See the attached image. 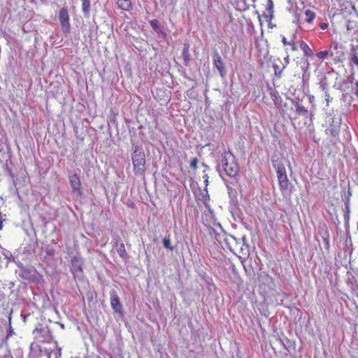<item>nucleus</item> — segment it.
Listing matches in <instances>:
<instances>
[{"mask_svg": "<svg viewBox=\"0 0 358 358\" xmlns=\"http://www.w3.org/2000/svg\"><path fill=\"white\" fill-rule=\"evenodd\" d=\"M197 164H198V159L196 158H194L192 161H191V163H190V166L193 169H197Z\"/></svg>", "mask_w": 358, "mask_h": 358, "instance_id": "nucleus-26", "label": "nucleus"}, {"mask_svg": "<svg viewBox=\"0 0 358 358\" xmlns=\"http://www.w3.org/2000/svg\"><path fill=\"white\" fill-rule=\"evenodd\" d=\"M348 286L350 288L352 296L358 297V283L357 279L353 275H350L346 280Z\"/></svg>", "mask_w": 358, "mask_h": 358, "instance_id": "nucleus-9", "label": "nucleus"}, {"mask_svg": "<svg viewBox=\"0 0 358 358\" xmlns=\"http://www.w3.org/2000/svg\"><path fill=\"white\" fill-rule=\"evenodd\" d=\"M300 48L303 50L304 55L306 56H311L313 55V50L308 46V45L304 42L303 41H301L300 42Z\"/></svg>", "mask_w": 358, "mask_h": 358, "instance_id": "nucleus-14", "label": "nucleus"}, {"mask_svg": "<svg viewBox=\"0 0 358 358\" xmlns=\"http://www.w3.org/2000/svg\"><path fill=\"white\" fill-rule=\"evenodd\" d=\"M282 42L284 45H289L291 47L292 51L297 50V47H296L294 40H290L289 41H288L285 36H282Z\"/></svg>", "mask_w": 358, "mask_h": 358, "instance_id": "nucleus-17", "label": "nucleus"}, {"mask_svg": "<svg viewBox=\"0 0 358 358\" xmlns=\"http://www.w3.org/2000/svg\"><path fill=\"white\" fill-rule=\"evenodd\" d=\"M134 171L136 173H143L145 170V156L143 151L135 150L131 155Z\"/></svg>", "mask_w": 358, "mask_h": 358, "instance_id": "nucleus-4", "label": "nucleus"}, {"mask_svg": "<svg viewBox=\"0 0 358 358\" xmlns=\"http://www.w3.org/2000/svg\"><path fill=\"white\" fill-rule=\"evenodd\" d=\"M117 252L121 257L124 258L127 257V251L123 243H121L120 244L119 247L117 249Z\"/></svg>", "mask_w": 358, "mask_h": 358, "instance_id": "nucleus-20", "label": "nucleus"}, {"mask_svg": "<svg viewBox=\"0 0 358 358\" xmlns=\"http://www.w3.org/2000/svg\"><path fill=\"white\" fill-rule=\"evenodd\" d=\"M182 57L183 59V64L186 66H189L190 62V53H189V44L188 42H185L183 45V50L182 52Z\"/></svg>", "mask_w": 358, "mask_h": 358, "instance_id": "nucleus-10", "label": "nucleus"}, {"mask_svg": "<svg viewBox=\"0 0 358 358\" xmlns=\"http://www.w3.org/2000/svg\"><path fill=\"white\" fill-rule=\"evenodd\" d=\"M150 24L155 31L159 32L160 31L159 22L157 20L154 19L150 20Z\"/></svg>", "mask_w": 358, "mask_h": 358, "instance_id": "nucleus-22", "label": "nucleus"}, {"mask_svg": "<svg viewBox=\"0 0 358 358\" xmlns=\"http://www.w3.org/2000/svg\"><path fill=\"white\" fill-rule=\"evenodd\" d=\"M55 250L54 248H47L46 250H45V253L48 256H52V255H55Z\"/></svg>", "mask_w": 358, "mask_h": 358, "instance_id": "nucleus-27", "label": "nucleus"}, {"mask_svg": "<svg viewBox=\"0 0 358 358\" xmlns=\"http://www.w3.org/2000/svg\"><path fill=\"white\" fill-rule=\"evenodd\" d=\"M110 306L113 311L117 313H122V304L120 302V299L115 290L110 292Z\"/></svg>", "mask_w": 358, "mask_h": 358, "instance_id": "nucleus-7", "label": "nucleus"}, {"mask_svg": "<svg viewBox=\"0 0 358 358\" xmlns=\"http://www.w3.org/2000/svg\"><path fill=\"white\" fill-rule=\"evenodd\" d=\"M329 27V23L328 22H321L319 24V27L322 29V30H324L326 29H327Z\"/></svg>", "mask_w": 358, "mask_h": 358, "instance_id": "nucleus-28", "label": "nucleus"}, {"mask_svg": "<svg viewBox=\"0 0 358 358\" xmlns=\"http://www.w3.org/2000/svg\"><path fill=\"white\" fill-rule=\"evenodd\" d=\"M294 106L296 108V112L299 115H304L307 116L308 115V110L304 106L300 105L298 102L294 103Z\"/></svg>", "mask_w": 358, "mask_h": 358, "instance_id": "nucleus-16", "label": "nucleus"}, {"mask_svg": "<svg viewBox=\"0 0 358 358\" xmlns=\"http://www.w3.org/2000/svg\"><path fill=\"white\" fill-rule=\"evenodd\" d=\"M243 243L231 235H224L223 238V248H227L232 253L238 255L243 250Z\"/></svg>", "mask_w": 358, "mask_h": 358, "instance_id": "nucleus-3", "label": "nucleus"}, {"mask_svg": "<svg viewBox=\"0 0 358 358\" xmlns=\"http://www.w3.org/2000/svg\"><path fill=\"white\" fill-rule=\"evenodd\" d=\"M327 96V101H329V96L328 94Z\"/></svg>", "mask_w": 358, "mask_h": 358, "instance_id": "nucleus-32", "label": "nucleus"}, {"mask_svg": "<svg viewBox=\"0 0 358 358\" xmlns=\"http://www.w3.org/2000/svg\"><path fill=\"white\" fill-rule=\"evenodd\" d=\"M82 10L85 15H88L90 10V1L82 0Z\"/></svg>", "mask_w": 358, "mask_h": 358, "instance_id": "nucleus-18", "label": "nucleus"}, {"mask_svg": "<svg viewBox=\"0 0 358 358\" xmlns=\"http://www.w3.org/2000/svg\"><path fill=\"white\" fill-rule=\"evenodd\" d=\"M285 60L287 64L289 63V56L288 55L285 58Z\"/></svg>", "mask_w": 358, "mask_h": 358, "instance_id": "nucleus-31", "label": "nucleus"}, {"mask_svg": "<svg viewBox=\"0 0 358 358\" xmlns=\"http://www.w3.org/2000/svg\"><path fill=\"white\" fill-rule=\"evenodd\" d=\"M276 173L280 191L283 194L290 195L292 193L294 187L288 180L287 172L283 164H278Z\"/></svg>", "mask_w": 358, "mask_h": 358, "instance_id": "nucleus-2", "label": "nucleus"}, {"mask_svg": "<svg viewBox=\"0 0 358 358\" xmlns=\"http://www.w3.org/2000/svg\"><path fill=\"white\" fill-rule=\"evenodd\" d=\"M116 4L120 9L129 11L132 7L131 0H117Z\"/></svg>", "mask_w": 358, "mask_h": 358, "instance_id": "nucleus-12", "label": "nucleus"}, {"mask_svg": "<svg viewBox=\"0 0 358 358\" xmlns=\"http://www.w3.org/2000/svg\"><path fill=\"white\" fill-rule=\"evenodd\" d=\"M309 101L310 103H313L314 101V96H309Z\"/></svg>", "mask_w": 358, "mask_h": 358, "instance_id": "nucleus-30", "label": "nucleus"}, {"mask_svg": "<svg viewBox=\"0 0 358 358\" xmlns=\"http://www.w3.org/2000/svg\"><path fill=\"white\" fill-rule=\"evenodd\" d=\"M71 271L74 277H76L77 273H83V264H78L76 267L71 266Z\"/></svg>", "mask_w": 358, "mask_h": 358, "instance_id": "nucleus-21", "label": "nucleus"}, {"mask_svg": "<svg viewBox=\"0 0 358 358\" xmlns=\"http://www.w3.org/2000/svg\"><path fill=\"white\" fill-rule=\"evenodd\" d=\"M238 358H241V357H238Z\"/></svg>", "mask_w": 358, "mask_h": 358, "instance_id": "nucleus-33", "label": "nucleus"}, {"mask_svg": "<svg viewBox=\"0 0 358 358\" xmlns=\"http://www.w3.org/2000/svg\"><path fill=\"white\" fill-rule=\"evenodd\" d=\"M71 266L76 267L78 264H82L81 258L80 256H74L71 259Z\"/></svg>", "mask_w": 358, "mask_h": 358, "instance_id": "nucleus-23", "label": "nucleus"}, {"mask_svg": "<svg viewBox=\"0 0 358 358\" xmlns=\"http://www.w3.org/2000/svg\"><path fill=\"white\" fill-rule=\"evenodd\" d=\"M163 245L165 248L169 249L171 251L173 250V247L171 246V241H170L169 238H164L163 239Z\"/></svg>", "mask_w": 358, "mask_h": 358, "instance_id": "nucleus-25", "label": "nucleus"}, {"mask_svg": "<svg viewBox=\"0 0 358 358\" xmlns=\"http://www.w3.org/2000/svg\"><path fill=\"white\" fill-rule=\"evenodd\" d=\"M350 62L358 67V50L355 48L351 50Z\"/></svg>", "mask_w": 358, "mask_h": 358, "instance_id": "nucleus-15", "label": "nucleus"}, {"mask_svg": "<svg viewBox=\"0 0 358 358\" xmlns=\"http://www.w3.org/2000/svg\"><path fill=\"white\" fill-rule=\"evenodd\" d=\"M210 235L212 237H214V238L220 244L222 245L223 244V238L224 236L226 235L225 234H219L217 233L215 229H210Z\"/></svg>", "mask_w": 358, "mask_h": 358, "instance_id": "nucleus-13", "label": "nucleus"}, {"mask_svg": "<svg viewBox=\"0 0 358 358\" xmlns=\"http://www.w3.org/2000/svg\"><path fill=\"white\" fill-rule=\"evenodd\" d=\"M203 178H204V182H206V185L207 186L208 185V176L207 174L204 175L203 176Z\"/></svg>", "mask_w": 358, "mask_h": 358, "instance_id": "nucleus-29", "label": "nucleus"}, {"mask_svg": "<svg viewBox=\"0 0 358 358\" xmlns=\"http://www.w3.org/2000/svg\"><path fill=\"white\" fill-rule=\"evenodd\" d=\"M305 15L306 17V21L308 23H312L315 17V13L310 10H306L305 11Z\"/></svg>", "mask_w": 358, "mask_h": 358, "instance_id": "nucleus-19", "label": "nucleus"}, {"mask_svg": "<svg viewBox=\"0 0 358 358\" xmlns=\"http://www.w3.org/2000/svg\"><path fill=\"white\" fill-rule=\"evenodd\" d=\"M221 163L226 174L230 177H236L238 173V165L236 157L229 150H226L222 154Z\"/></svg>", "mask_w": 358, "mask_h": 358, "instance_id": "nucleus-1", "label": "nucleus"}, {"mask_svg": "<svg viewBox=\"0 0 358 358\" xmlns=\"http://www.w3.org/2000/svg\"><path fill=\"white\" fill-rule=\"evenodd\" d=\"M329 55V50H322V51L317 52L316 53L317 57L319 58L320 59H324Z\"/></svg>", "mask_w": 358, "mask_h": 358, "instance_id": "nucleus-24", "label": "nucleus"}, {"mask_svg": "<svg viewBox=\"0 0 358 358\" xmlns=\"http://www.w3.org/2000/svg\"><path fill=\"white\" fill-rule=\"evenodd\" d=\"M59 20L62 26V31L64 34H69L70 32L71 25L68 10L66 7H63L59 10Z\"/></svg>", "mask_w": 358, "mask_h": 358, "instance_id": "nucleus-5", "label": "nucleus"}, {"mask_svg": "<svg viewBox=\"0 0 358 358\" xmlns=\"http://www.w3.org/2000/svg\"><path fill=\"white\" fill-rule=\"evenodd\" d=\"M213 64L218 70L220 75L222 77H224L226 75V70L224 64L222 61V59L218 52H215L213 55Z\"/></svg>", "mask_w": 358, "mask_h": 358, "instance_id": "nucleus-8", "label": "nucleus"}, {"mask_svg": "<svg viewBox=\"0 0 358 358\" xmlns=\"http://www.w3.org/2000/svg\"><path fill=\"white\" fill-rule=\"evenodd\" d=\"M69 183L73 194L79 196L83 195L82 184L79 176L77 173L69 176Z\"/></svg>", "mask_w": 358, "mask_h": 358, "instance_id": "nucleus-6", "label": "nucleus"}, {"mask_svg": "<svg viewBox=\"0 0 358 358\" xmlns=\"http://www.w3.org/2000/svg\"><path fill=\"white\" fill-rule=\"evenodd\" d=\"M273 8L274 4L272 0H268V5L266 12L264 13L263 15L268 21H271L273 17Z\"/></svg>", "mask_w": 358, "mask_h": 358, "instance_id": "nucleus-11", "label": "nucleus"}]
</instances>
